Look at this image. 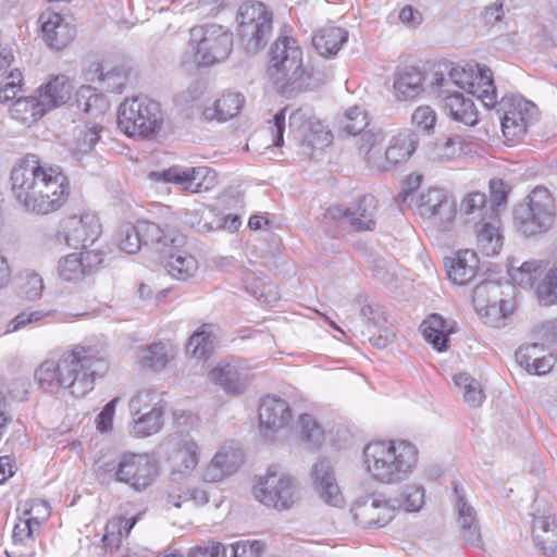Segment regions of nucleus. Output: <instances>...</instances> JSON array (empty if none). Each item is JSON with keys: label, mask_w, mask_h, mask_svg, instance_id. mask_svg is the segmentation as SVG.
<instances>
[{"label": "nucleus", "mask_w": 557, "mask_h": 557, "mask_svg": "<svg viewBox=\"0 0 557 557\" xmlns=\"http://www.w3.org/2000/svg\"><path fill=\"white\" fill-rule=\"evenodd\" d=\"M11 181L16 200L36 214L58 211L70 196L69 180L62 169L41 162L35 154L13 168Z\"/></svg>", "instance_id": "nucleus-1"}, {"label": "nucleus", "mask_w": 557, "mask_h": 557, "mask_svg": "<svg viewBox=\"0 0 557 557\" xmlns=\"http://www.w3.org/2000/svg\"><path fill=\"white\" fill-rule=\"evenodd\" d=\"M100 366L101 360L91 349L76 346L58 361H44L35 371V380L45 393L54 395L67 389L75 397H84L94 388Z\"/></svg>", "instance_id": "nucleus-2"}, {"label": "nucleus", "mask_w": 557, "mask_h": 557, "mask_svg": "<svg viewBox=\"0 0 557 557\" xmlns=\"http://www.w3.org/2000/svg\"><path fill=\"white\" fill-rule=\"evenodd\" d=\"M366 470L370 476L383 484H398L413 473L419 450L406 440L377 441L363 449Z\"/></svg>", "instance_id": "nucleus-3"}, {"label": "nucleus", "mask_w": 557, "mask_h": 557, "mask_svg": "<svg viewBox=\"0 0 557 557\" xmlns=\"http://www.w3.org/2000/svg\"><path fill=\"white\" fill-rule=\"evenodd\" d=\"M268 72L277 91L285 97L317 86L304 67L300 47L290 37L278 38L271 47Z\"/></svg>", "instance_id": "nucleus-4"}, {"label": "nucleus", "mask_w": 557, "mask_h": 557, "mask_svg": "<svg viewBox=\"0 0 557 557\" xmlns=\"http://www.w3.org/2000/svg\"><path fill=\"white\" fill-rule=\"evenodd\" d=\"M162 123L160 103L148 97L125 99L119 107L117 125L129 137L148 138L161 129Z\"/></svg>", "instance_id": "nucleus-5"}, {"label": "nucleus", "mask_w": 557, "mask_h": 557, "mask_svg": "<svg viewBox=\"0 0 557 557\" xmlns=\"http://www.w3.org/2000/svg\"><path fill=\"white\" fill-rule=\"evenodd\" d=\"M475 69L476 71L471 65H457L450 69L447 77L442 73H435L431 87L441 90L450 89V86L454 85L476 96L487 108L496 106V87L491 69L479 64L475 65Z\"/></svg>", "instance_id": "nucleus-6"}, {"label": "nucleus", "mask_w": 557, "mask_h": 557, "mask_svg": "<svg viewBox=\"0 0 557 557\" xmlns=\"http://www.w3.org/2000/svg\"><path fill=\"white\" fill-rule=\"evenodd\" d=\"M513 218L518 230L527 236L548 231L555 219V202L550 191L542 186L535 187L515 207Z\"/></svg>", "instance_id": "nucleus-7"}, {"label": "nucleus", "mask_w": 557, "mask_h": 557, "mask_svg": "<svg viewBox=\"0 0 557 557\" xmlns=\"http://www.w3.org/2000/svg\"><path fill=\"white\" fill-rule=\"evenodd\" d=\"M184 243V235L173 227L161 226L149 221H138L135 225L124 224L119 232L117 245L126 253L137 252L141 245H151L158 251L168 246H180Z\"/></svg>", "instance_id": "nucleus-8"}, {"label": "nucleus", "mask_w": 557, "mask_h": 557, "mask_svg": "<svg viewBox=\"0 0 557 557\" xmlns=\"http://www.w3.org/2000/svg\"><path fill=\"white\" fill-rule=\"evenodd\" d=\"M188 48L197 65H212L232 52L233 34L216 24L197 25L189 29Z\"/></svg>", "instance_id": "nucleus-9"}, {"label": "nucleus", "mask_w": 557, "mask_h": 557, "mask_svg": "<svg viewBox=\"0 0 557 557\" xmlns=\"http://www.w3.org/2000/svg\"><path fill=\"white\" fill-rule=\"evenodd\" d=\"M253 495L263 505L277 510L292 508L299 498L296 480L276 466L269 467L258 479Z\"/></svg>", "instance_id": "nucleus-10"}, {"label": "nucleus", "mask_w": 557, "mask_h": 557, "mask_svg": "<svg viewBox=\"0 0 557 557\" xmlns=\"http://www.w3.org/2000/svg\"><path fill=\"white\" fill-rule=\"evenodd\" d=\"M240 42L247 53L255 54L262 49L272 29V13L265 5L257 1H248L239 7Z\"/></svg>", "instance_id": "nucleus-11"}, {"label": "nucleus", "mask_w": 557, "mask_h": 557, "mask_svg": "<svg viewBox=\"0 0 557 557\" xmlns=\"http://www.w3.org/2000/svg\"><path fill=\"white\" fill-rule=\"evenodd\" d=\"M504 136L508 139H516L524 135L530 124L537 119V107L521 96L504 97L498 103Z\"/></svg>", "instance_id": "nucleus-12"}, {"label": "nucleus", "mask_w": 557, "mask_h": 557, "mask_svg": "<svg viewBox=\"0 0 557 557\" xmlns=\"http://www.w3.org/2000/svg\"><path fill=\"white\" fill-rule=\"evenodd\" d=\"M549 262L544 260L525 261L518 269V274L513 280L522 287H532L535 278L544 270L545 275L540 281L536 295L543 306L557 305V261H554L548 268Z\"/></svg>", "instance_id": "nucleus-13"}, {"label": "nucleus", "mask_w": 557, "mask_h": 557, "mask_svg": "<svg viewBox=\"0 0 557 557\" xmlns=\"http://www.w3.org/2000/svg\"><path fill=\"white\" fill-rule=\"evenodd\" d=\"M500 296V286L495 282L478 284L473 289L475 310L488 326L504 325V320L512 312V305Z\"/></svg>", "instance_id": "nucleus-14"}, {"label": "nucleus", "mask_w": 557, "mask_h": 557, "mask_svg": "<svg viewBox=\"0 0 557 557\" xmlns=\"http://www.w3.org/2000/svg\"><path fill=\"white\" fill-rule=\"evenodd\" d=\"M101 234V224L96 214L86 212L73 214L61 222L55 239L72 248L85 249L92 245Z\"/></svg>", "instance_id": "nucleus-15"}, {"label": "nucleus", "mask_w": 557, "mask_h": 557, "mask_svg": "<svg viewBox=\"0 0 557 557\" xmlns=\"http://www.w3.org/2000/svg\"><path fill=\"white\" fill-rule=\"evenodd\" d=\"M288 137L311 150H322L332 143L331 132L319 121H312L309 108H298L290 113Z\"/></svg>", "instance_id": "nucleus-16"}, {"label": "nucleus", "mask_w": 557, "mask_h": 557, "mask_svg": "<svg viewBox=\"0 0 557 557\" xmlns=\"http://www.w3.org/2000/svg\"><path fill=\"white\" fill-rule=\"evenodd\" d=\"M161 447L171 465L172 475H187L199 462L200 448L189 434L170 435Z\"/></svg>", "instance_id": "nucleus-17"}, {"label": "nucleus", "mask_w": 557, "mask_h": 557, "mask_svg": "<svg viewBox=\"0 0 557 557\" xmlns=\"http://www.w3.org/2000/svg\"><path fill=\"white\" fill-rule=\"evenodd\" d=\"M396 510V504H393L383 494H372L360 498L351 508L354 520L363 528L385 527L394 519Z\"/></svg>", "instance_id": "nucleus-18"}, {"label": "nucleus", "mask_w": 557, "mask_h": 557, "mask_svg": "<svg viewBox=\"0 0 557 557\" xmlns=\"http://www.w3.org/2000/svg\"><path fill=\"white\" fill-rule=\"evenodd\" d=\"M290 421L292 411L286 400L273 396L262 399L259 407V425L268 442H275L283 436Z\"/></svg>", "instance_id": "nucleus-19"}, {"label": "nucleus", "mask_w": 557, "mask_h": 557, "mask_svg": "<svg viewBox=\"0 0 557 557\" xmlns=\"http://www.w3.org/2000/svg\"><path fill=\"white\" fill-rule=\"evenodd\" d=\"M157 476V467L147 454L126 453L121 456L119 482L140 492L152 484Z\"/></svg>", "instance_id": "nucleus-20"}, {"label": "nucleus", "mask_w": 557, "mask_h": 557, "mask_svg": "<svg viewBox=\"0 0 557 557\" xmlns=\"http://www.w3.org/2000/svg\"><path fill=\"white\" fill-rule=\"evenodd\" d=\"M327 213L333 219L344 220L354 231H372L376 223L377 200L372 195H364L351 207L334 206Z\"/></svg>", "instance_id": "nucleus-21"}, {"label": "nucleus", "mask_w": 557, "mask_h": 557, "mask_svg": "<svg viewBox=\"0 0 557 557\" xmlns=\"http://www.w3.org/2000/svg\"><path fill=\"white\" fill-rule=\"evenodd\" d=\"M418 213L432 219L440 225H447L456 216L455 202L440 188H430L422 193L417 201Z\"/></svg>", "instance_id": "nucleus-22"}, {"label": "nucleus", "mask_w": 557, "mask_h": 557, "mask_svg": "<svg viewBox=\"0 0 557 557\" xmlns=\"http://www.w3.org/2000/svg\"><path fill=\"white\" fill-rule=\"evenodd\" d=\"M243 450L234 443L223 445L203 471L207 482H221L235 473L243 463Z\"/></svg>", "instance_id": "nucleus-23"}, {"label": "nucleus", "mask_w": 557, "mask_h": 557, "mask_svg": "<svg viewBox=\"0 0 557 557\" xmlns=\"http://www.w3.org/2000/svg\"><path fill=\"white\" fill-rule=\"evenodd\" d=\"M41 34L45 42L54 50L64 49L75 37V28L60 13H42Z\"/></svg>", "instance_id": "nucleus-24"}, {"label": "nucleus", "mask_w": 557, "mask_h": 557, "mask_svg": "<svg viewBox=\"0 0 557 557\" xmlns=\"http://www.w3.org/2000/svg\"><path fill=\"white\" fill-rule=\"evenodd\" d=\"M211 382L220 385L227 394L236 395L243 393L249 382V374L246 368L239 362H220L209 372Z\"/></svg>", "instance_id": "nucleus-25"}, {"label": "nucleus", "mask_w": 557, "mask_h": 557, "mask_svg": "<svg viewBox=\"0 0 557 557\" xmlns=\"http://www.w3.org/2000/svg\"><path fill=\"white\" fill-rule=\"evenodd\" d=\"M311 475L320 498L329 505L341 506L343 496L331 462L325 458L318 460L312 467Z\"/></svg>", "instance_id": "nucleus-26"}, {"label": "nucleus", "mask_w": 557, "mask_h": 557, "mask_svg": "<svg viewBox=\"0 0 557 557\" xmlns=\"http://www.w3.org/2000/svg\"><path fill=\"white\" fill-rule=\"evenodd\" d=\"M437 97L441 98L444 110L454 121L468 126L478 123V112L470 98H465L462 94L449 88L437 90Z\"/></svg>", "instance_id": "nucleus-27"}, {"label": "nucleus", "mask_w": 557, "mask_h": 557, "mask_svg": "<svg viewBox=\"0 0 557 557\" xmlns=\"http://www.w3.org/2000/svg\"><path fill=\"white\" fill-rule=\"evenodd\" d=\"M383 133L368 131L360 137L359 151L363 154L367 166L375 172L391 171V162L385 147Z\"/></svg>", "instance_id": "nucleus-28"}, {"label": "nucleus", "mask_w": 557, "mask_h": 557, "mask_svg": "<svg viewBox=\"0 0 557 557\" xmlns=\"http://www.w3.org/2000/svg\"><path fill=\"white\" fill-rule=\"evenodd\" d=\"M184 242L186 239L184 238ZM185 243L175 247L168 246L161 253H164V268L168 273L181 281H186L193 277L198 271V261L197 259L186 250H182L181 247L184 246Z\"/></svg>", "instance_id": "nucleus-29"}, {"label": "nucleus", "mask_w": 557, "mask_h": 557, "mask_svg": "<svg viewBox=\"0 0 557 557\" xmlns=\"http://www.w3.org/2000/svg\"><path fill=\"white\" fill-rule=\"evenodd\" d=\"M457 496L455 509L458 513V523L462 539L470 545L481 547V529L474 508L466 502L465 495L460 493L458 485L454 487Z\"/></svg>", "instance_id": "nucleus-30"}, {"label": "nucleus", "mask_w": 557, "mask_h": 557, "mask_svg": "<svg viewBox=\"0 0 557 557\" xmlns=\"http://www.w3.org/2000/svg\"><path fill=\"white\" fill-rule=\"evenodd\" d=\"M459 213L469 225L480 224L496 216L486 194L481 191L466 194L460 201Z\"/></svg>", "instance_id": "nucleus-31"}, {"label": "nucleus", "mask_w": 557, "mask_h": 557, "mask_svg": "<svg viewBox=\"0 0 557 557\" xmlns=\"http://www.w3.org/2000/svg\"><path fill=\"white\" fill-rule=\"evenodd\" d=\"M445 267L454 284L465 285L475 276L478 258L472 250H461L455 257L446 258Z\"/></svg>", "instance_id": "nucleus-32"}, {"label": "nucleus", "mask_w": 557, "mask_h": 557, "mask_svg": "<svg viewBox=\"0 0 557 557\" xmlns=\"http://www.w3.org/2000/svg\"><path fill=\"white\" fill-rule=\"evenodd\" d=\"M178 185L184 190L202 193L212 189L216 184V172L208 166H178Z\"/></svg>", "instance_id": "nucleus-33"}, {"label": "nucleus", "mask_w": 557, "mask_h": 557, "mask_svg": "<svg viewBox=\"0 0 557 557\" xmlns=\"http://www.w3.org/2000/svg\"><path fill=\"white\" fill-rule=\"evenodd\" d=\"M473 227L478 249L487 257L497 255L503 247V235L498 216L475 224Z\"/></svg>", "instance_id": "nucleus-34"}, {"label": "nucleus", "mask_w": 557, "mask_h": 557, "mask_svg": "<svg viewBox=\"0 0 557 557\" xmlns=\"http://www.w3.org/2000/svg\"><path fill=\"white\" fill-rule=\"evenodd\" d=\"M532 534L535 545L544 555L554 554L557 545V531L550 515L533 516Z\"/></svg>", "instance_id": "nucleus-35"}, {"label": "nucleus", "mask_w": 557, "mask_h": 557, "mask_svg": "<svg viewBox=\"0 0 557 557\" xmlns=\"http://www.w3.org/2000/svg\"><path fill=\"white\" fill-rule=\"evenodd\" d=\"M424 81L422 72L416 66H406L395 75V97L405 101L414 98L422 91Z\"/></svg>", "instance_id": "nucleus-36"}, {"label": "nucleus", "mask_w": 557, "mask_h": 557, "mask_svg": "<svg viewBox=\"0 0 557 557\" xmlns=\"http://www.w3.org/2000/svg\"><path fill=\"white\" fill-rule=\"evenodd\" d=\"M348 39V32L336 26H327L319 29L312 37V45L323 57L337 54L342 46Z\"/></svg>", "instance_id": "nucleus-37"}, {"label": "nucleus", "mask_w": 557, "mask_h": 557, "mask_svg": "<svg viewBox=\"0 0 557 557\" xmlns=\"http://www.w3.org/2000/svg\"><path fill=\"white\" fill-rule=\"evenodd\" d=\"M40 96L20 97L13 102L10 112L14 120L29 126L49 111Z\"/></svg>", "instance_id": "nucleus-38"}, {"label": "nucleus", "mask_w": 557, "mask_h": 557, "mask_svg": "<svg viewBox=\"0 0 557 557\" xmlns=\"http://www.w3.org/2000/svg\"><path fill=\"white\" fill-rule=\"evenodd\" d=\"M73 85L66 75H57L45 86L39 88V95L47 104L48 110H52L64 104L71 98Z\"/></svg>", "instance_id": "nucleus-39"}, {"label": "nucleus", "mask_w": 557, "mask_h": 557, "mask_svg": "<svg viewBox=\"0 0 557 557\" xmlns=\"http://www.w3.org/2000/svg\"><path fill=\"white\" fill-rule=\"evenodd\" d=\"M244 96L239 92L226 91L218 98L212 107L205 109V116L208 120L218 119L227 121L236 116L244 106Z\"/></svg>", "instance_id": "nucleus-40"}, {"label": "nucleus", "mask_w": 557, "mask_h": 557, "mask_svg": "<svg viewBox=\"0 0 557 557\" xmlns=\"http://www.w3.org/2000/svg\"><path fill=\"white\" fill-rule=\"evenodd\" d=\"M242 281L245 290L263 304L273 305L280 299L277 287L256 272L245 271Z\"/></svg>", "instance_id": "nucleus-41"}, {"label": "nucleus", "mask_w": 557, "mask_h": 557, "mask_svg": "<svg viewBox=\"0 0 557 557\" xmlns=\"http://www.w3.org/2000/svg\"><path fill=\"white\" fill-rule=\"evenodd\" d=\"M417 139L410 132H400L388 141L385 147L391 162L392 170L404 162H407L417 149Z\"/></svg>", "instance_id": "nucleus-42"}, {"label": "nucleus", "mask_w": 557, "mask_h": 557, "mask_svg": "<svg viewBox=\"0 0 557 557\" xmlns=\"http://www.w3.org/2000/svg\"><path fill=\"white\" fill-rule=\"evenodd\" d=\"M422 334L436 350L444 351L447 349L448 334L453 329L447 321L440 314L433 313L421 324Z\"/></svg>", "instance_id": "nucleus-43"}, {"label": "nucleus", "mask_w": 557, "mask_h": 557, "mask_svg": "<svg viewBox=\"0 0 557 557\" xmlns=\"http://www.w3.org/2000/svg\"><path fill=\"white\" fill-rule=\"evenodd\" d=\"M172 358V347L166 343L156 342L143 349L139 363L144 369L160 371L166 367Z\"/></svg>", "instance_id": "nucleus-44"}, {"label": "nucleus", "mask_w": 557, "mask_h": 557, "mask_svg": "<svg viewBox=\"0 0 557 557\" xmlns=\"http://www.w3.org/2000/svg\"><path fill=\"white\" fill-rule=\"evenodd\" d=\"M299 436L305 447L318 449L324 442V431L314 418L304 413L298 419Z\"/></svg>", "instance_id": "nucleus-45"}, {"label": "nucleus", "mask_w": 557, "mask_h": 557, "mask_svg": "<svg viewBox=\"0 0 557 557\" xmlns=\"http://www.w3.org/2000/svg\"><path fill=\"white\" fill-rule=\"evenodd\" d=\"M163 406H152L148 411L138 414L133 422V433L144 437L160 431L162 426Z\"/></svg>", "instance_id": "nucleus-46"}, {"label": "nucleus", "mask_w": 557, "mask_h": 557, "mask_svg": "<svg viewBox=\"0 0 557 557\" xmlns=\"http://www.w3.org/2000/svg\"><path fill=\"white\" fill-rule=\"evenodd\" d=\"M78 109L86 114L98 117L108 110V101L104 96L95 92L89 87L81 88L76 96Z\"/></svg>", "instance_id": "nucleus-47"}, {"label": "nucleus", "mask_w": 557, "mask_h": 557, "mask_svg": "<svg viewBox=\"0 0 557 557\" xmlns=\"http://www.w3.org/2000/svg\"><path fill=\"white\" fill-rule=\"evenodd\" d=\"M212 216H215V211L201 206L198 209L188 210L185 213L184 223L190 227H196L202 233H207L222 226L221 219H219L218 223L214 225Z\"/></svg>", "instance_id": "nucleus-48"}, {"label": "nucleus", "mask_w": 557, "mask_h": 557, "mask_svg": "<svg viewBox=\"0 0 557 557\" xmlns=\"http://www.w3.org/2000/svg\"><path fill=\"white\" fill-rule=\"evenodd\" d=\"M210 326L202 325L200 330L195 332L188 339L187 352L193 357L206 358L212 349V341L210 338Z\"/></svg>", "instance_id": "nucleus-49"}, {"label": "nucleus", "mask_w": 557, "mask_h": 557, "mask_svg": "<svg viewBox=\"0 0 557 557\" xmlns=\"http://www.w3.org/2000/svg\"><path fill=\"white\" fill-rule=\"evenodd\" d=\"M138 521V517H133L131 519L125 518H115L110 520L106 525V533L102 537V541L110 545L112 542L117 541L122 537H127Z\"/></svg>", "instance_id": "nucleus-50"}, {"label": "nucleus", "mask_w": 557, "mask_h": 557, "mask_svg": "<svg viewBox=\"0 0 557 557\" xmlns=\"http://www.w3.org/2000/svg\"><path fill=\"white\" fill-rule=\"evenodd\" d=\"M77 253H71L59 261L58 272L60 277L66 282H79L87 276Z\"/></svg>", "instance_id": "nucleus-51"}, {"label": "nucleus", "mask_w": 557, "mask_h": 557, "mask_svg": "<svg viewBox=\"0 0 557 557\" xmlns=\"http://www.w3.org/2000/svg\"><path fill=\"white\" fill-rule=\"evenodd\" d=\"M152 406H162L159 395L153 389L139 391L128 403L129 412L133 417L145 413Z\"/></svg>", "instance_id": "nucleus-52"}, {"label": "nucleus", "mask_w": 557, "mask_h": 557, "mask_svg": "<svg viewBox=\"0 0 557 557\" xmlns=\"http://www.w3.org/2000/svg\"><path fill=\"white\" fill-rule=\"evenodd\" d=\"M368 125L367 112L358 106L349 108L345 113L344 129L349 135L363 134Z\"/></svg>", "instance_id": "nucleus-53"}, {"label": "nucleus", "mask_w": 557, "mask_h": 557, "mask_svg": "<svg viewBox=\"0 0 557 557\" xmlns=\"http://www.w3.org/2000/svg\"><path fill=\"white\" fill-rule=\"evenodd\" d=\"M101 131H102V127L97 124H94L90 127L81 129L78 135L75 138V147H74L75 152L76 153L90 152L100 139Z\"/></svg>", "instance_id": "nucleus-54"}, {"label": "nucleus", "mask_w": 557, "mask_h": 557, "mask_svg": "<svg viewBox=\"0 0 557 557\" xmlns=\"http://www.w3.org/2000/svg\"><path fill=\"white\" fill-rule=\"evenodd\" d=\"M121 469V457L117 460H98L95 463L94 472L96 479L101 484H110L112 482H119V473Z\"/></svg>", "instance_id": "nucleus-55"}, {"label": "nucleus", "mask_w": 557, "mask_h": 557, "mask_svg": "<svg viewBox=\"0 0 557 557\" xmlns=\"http://www.w3.org/2000/svg\"><path fill=\"white\" fill-rule=\"evenodd\" d=\"M20 288L27 299L36 300L42 295V277L33 271H25L21 275Z\"/></svg>", "instance_id": "nucleus-56"}, {"label": "nucleus", "mask_w": 557, "mask_h": 557, "mask_svg": "<svg viewBox=\"0 0 557 557\" xmlns=\"http://www.w3.org/2000/svg\"><path fill=\"white\" fill-rule=\"evenodd\" d=\"M404 506L407 512H417L424 505V488L418 485L406 486L403 493V502H397V509Z\"/></svg>", "instance_id": "nucleus-57"}, {"label": "nucleus", "mask_w": 557, "mask_h": 557, "mask_svg": "<svg viewBox=\"0 0 557 557\" xmlns=\"http://www.w3.org/2000/svg\"><path fill=\"white\" fill-rule=\"evenodd\" d=\"M263 548L260 541H242L227 547V557H260Z\"/></svg>", "instance_id": "nucleus-58"}, {"label": "nucleus", "mask_w": 557, "mask_h": 557, "mask_svg": "<svg viewBox=\"0 0 557 557\" xmlns=\"http://www.w3.org/2000/svg\"><path fill=\"white\" fill-rule=\"evenodd\" d=\"M126 83L125 72L122 67L108 65L102 79V89L111 92H121Z\"/></svg>", "instance_id": "nucleus-59"}, {"label": "nucleus", "mask_w": 557, "mask_h": 557, "mask_svg": "<svg viewBox=\"0 0 557 557\" xmlns=\"http://www.w3.org/2000/svg\"><path fill=\"white\" fill-rule=\"evenodd\" d=\"M360 317L363 320L368 332L372 329L381 331L382 325L386 322L385 313L379 305H366L360 309Z\"/></svg>", "instance_id": "nucleus-60"}, {"label": "nucleus", "mask_w": 557, "mask_h": 557, "mask_svg": "<svg viewBox=\"0 0 557 557\" xmlns=\"http://www.w3.org/2000/svg\"><path fill=\"white\" fill-rule=\"evenodd\" d=\"M545 352V348L541 344H529L519 347L516 351V360L520 367L528 369L532 363H535L541 356Z\"/></svg>", "instance_id": "nucleus-61"}, {"label": "nucleus", "mask_w": 557, "mask_h": 557, "mask_svg": "<svg viewBox=\"0 0 557 557\" xmlns=\"http://www.w3.org/2000/svg\"><path fill=\"white\" fill-rule=\"evenodd\" d=\"M48 315V312H45L42 310H34V311H23L20 314H17L15 318H13L7 326L5 334L16 332L26 325L37 322Z\"/></svg>", "instance_id": "nucleus-62"}, {"label": "nucleus", "mask_w": 557, "mask_h": 557, "mask_svg": "<svg viewBox=\"0 0 557 557\" xmlns=\"http://www.w3.org/2000/svg\"><path fill=\"white\" fill-rule=\"evenodd\" d=\"M411 121L418 128L430 131L435 124L436 114L431 107L420 106L413 111Z\"/></svg>", "instance_id": "nucleus-63"}, {"label": "nucleus", "mask_w": 557, "mask_h": 557, "mask_svg": "<svg viewBox=\"0 0 557 557\" xmlns=\"http://www.w3.org/2000/svg\"><path fill=\"white\" fill-rule=\"evenodd\" d=\"M491 189V199H488L490 205L494 207V214L498 216L499 207L506 205L508 198V189L506 184L499 180L494 178L490 182Z\"/></svg>", "instance_id": "nucleus-64"}]
</instances>
